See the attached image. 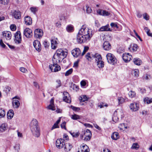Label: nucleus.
I'll list each match as a JSON object with an SVG mask.
<instances>
[{"label":"nucleus","mask_w":152,"mask_h":152,"mask_svg":"<svg viewBox=\"0 0 152 152\" xmlns=\"http://www.w3.org/2000/svg\"><path fill=\"white\" fill-rule=\"evenodd\" d=\"M91 29L83 25L77 36V41L79 43H83L89 41L93 34Z\"/></svg>","instance_id":"f257e3e1"},{"label":"nucleus","mask_w":152,"mask_h":152,"mask_svg":"<svg viewBox=\"0 0 152 152\" xmlns=\"http://www.w3.org/2000/svg\"><path fill=\"white\" fill-rule=\"evenodd\" d=\"M67 52L61 49L57 50L53 58V61L55 63H59L66 58L67 55Z\"/></svg>","instance_id":"f03ea898"},{"label":"nucleus","mask_w":152,"mask_h":152,"mask_svg":"<svg viewBox=\"0 0 152 152\" xmlns=\"http://www.w3.org/2000/svg\"><path fill=\"white\" fill-rule=\"evenodd\" d=\"M30 129L33 135L37 137H38L40 134L38 122L36 119H34L31 121L30 124Z\"/></svg>","instance_id":"7ed1b4c3"},{"label":"nucleus","mask_w":152,"mask_h":152,"mask_svg":"<svg viewBox=\"0 0 152 152\" xmlns=\"http://www.w3.org/2000/svg\"><path fill=\"white\" fill-rule=\"evenodd\" d=\"M108 62L110 64L114 65L116 62L117 59L115 56L110 53H108L106 55Z\"/></svg>","instance_id":"20e7f679"},{"label":"nucleus","mask_w":152,"mask_h":152,"mask_svg":"<svg viewBox=\"0 0 152 152\" xmlns=\"http://www.w3.org/2000/svg\"><path fill=\"white\" fill-rule=\"evenodd\" d=\"M84 135L82 136V138H84L83 140L86 141H89L91 138L92 134L91 131L88 129L85 130Z\"/></svg>","instance_id":"39448f33"},{"label":"nucleus","mask_w":152,"mask_h":152,"mask_svg":"<svg viewBox=\"0 0 152 152\" xmlns=\"http://www.w3.org/2000/svg\"><path fill=\"white\" fill-rule=\"evenodd\" d=\"M65 143L64 139L62 138L58 139L56 141V145L57 148H61L64 147Z\"/></svg>","instance_id":"423d86ee"},{"label":"nucleus","mask_w":152,"mask_h":152,"mask_svg":"<svg viewBox=\"0 0 152 152\" xmlns=\"http://www.w3.org/2000/svg\"><path fill=\"white\" fill-rule=\"evenodd\" d=\"M15 43L17 44L20 43L21 41V36L20 31H18L16 32L15 34Z\"/></svg>","instance_id":"0eeeda50"},{"label":"nucleus","mask_w":152,"mask_h":152,"mask_svg":"<svg viewBox=\"0 0 152 152\" xmlns=\"http://www.w3.org/2000/svg\"><path fill=\"white\" fill-rule=\"evenodd\" d=\"M132 56L129 53H125L123 54L122 58L125 62H128L131 60Z\"/></svg>","instance_id":"6e6552de"},{"label":"nucleus","mask_w":152,"mask_h":152,"mask_svg":"<svg viewBox=\"0 0 152 152\" xmlns=\"http://www.w3.org/2000/svg\"><path fill=\"white\" fill-rule=\"evenodd\" d=\"M43 32L42 30L40 29H37L35 30L34 35L35 37L40 38L43 36Z\"/></svg>","instance_id":"1a4fd4ad"},{"label":"nucleus","mask_w":152,"mask_h":152,"mask_svg":"<svg viewBox=\"0 0 152 152\" xmlns=\"http://www.w3.org/2000/svg\"><path fill=\"white\" fill-rule=\"evenodd\" d=\"M63 95L64 96L63 98V101L67 103H70L71 102V99L69 93L64 91L63 92Z\"/></svg>","instance_id":"9d476101"},{"label":"nucleus","mask_w":152,"mask_h":152,"mask_svg":"<svg viewBox=\"0 0 152 152\" xmlns=\"http://www.w3.org/2000/svg\"><path fill=\"white\" fill-rule=\"evenodd\" d=\"M23 34L27 38H31L33 34L32 30L28 28H26L24 30Z\"/></svg>","instance_id":"9b49d317"},{"label":"nucleus","mask_w":152,"mask_h":152,"mask_svg":"<svg viewBox=\"0 0 152 152\" xmlns=\"http://www.w3.org/2000/svg\"><path fill=\"white\" fill-rule=\"evenodd\" d=\"M53 62V66L55 67V68L52 69V66H49V68L52 72H58L61 69V68L57 64V63H55L54 62Z\"/></svg>","instance_id":"f8f14e48"},{"label":"nucleus","mask_w":152,"mask_h":152,"mask_svg":"<svg viewBox=\"0 0 152 152\" xmlns=\"http://www.w3.org/2000/svg\"><path fill=\"white\" fill-rule=\"evenodd\" d=\"M33 45L36 50L38 51H40L41 50V45L40 42L38 40H35L33 43Z\"/></svg>","instance_id":"ddd939ff"},{"label":"nucleus","mask_w":152,"mask_h":152,"mask_svg":"<svg viewBox=\"0 0 152 152\" xmlns=\"http://www.w3.org/2000/svg\"><path fill=\"white\" fill-rule=\"evenodd\" d=\"M130 107L133 111H137L139 109V104L135 102L132 103L130 105Z\"/></svg>","instance_id":"4468645a"},{"label":"nucleus","mask_w":152,"mask_h":152,"mask_svg":"<svg viewBox=\"0 0 152 152\" xmlns=\"http://www.w3.org/2000/svg\"><path fill=\"white\" fill-rule=\"evenodd\" d=\"M18 99L17 96H15L13 98V101L12 104L13 107L15 108H18L19 107L20 105V103L19 101L17 100L14 99Z\"/></svg>","instance_id":"2eb2a0df"},{"label":"nucleus","mask_w":152,"mask_h":152,"mask_svg":"<svg viewBox=\"0 0 152 152\" xmlns=\"http://www.w3.org/2000/svg\"><path fill=\"white\" fill-rule=\"evenodd\" d=\"M72 54L75 57H77L81 54V51L79 48H76L72 51Z\"/></svg>","instance_id":"dca6fc26"},{"label":"nucleus","mask_w":152,"mask_h":152,"mask_svg":"<svg viewBox=\"0 0 152 152\" xmlns=\"http://www.w3.org/2000/svg\"><path fill=\"white\" fill-rule=\"evenodd\" d=\"M58 41L57 38H53L51 39V45L53 49H56L58 44Z\"/></svg>","instance_id":"f3484780"},{"label":"nucleus","mask_w":152,"mask_h":152,"mask_svg":"<svg viewBox=\"0 0 152 152\" xmlns=\"http://www.w3.org/2000/svg\"><path fill=\"white\" fill-rule=\"evenodd\" d=\"M97 12L99 15L103 16H108L110 15V13L105 10L99 9Z\"/></svg>","instance_id":"a211bd4d"},{"label":"nucleus","mask_w":152,"mask_h":152,"mask_svg":"<svg viewBox=\"0 0 152 152\" xmlns=\"http://www.w3.org/2000/svg\"><path fill=\"white\" fill-rule=\"evenodd\" d=\"M64 150L66 152L69 151L72 147V145L70 143H66L64 144Z\"/></svg>","instance_id":"6ab92c4d"},{"label":"nucleus","mask_w":152,"mask_h":152,"mask_svg":"<svg viewBox=\"0 0 152 152\" xmlns=\"http://www.w3.org/2000/svg\"><path fill=\"white\" fill-rule=\"evenodd\" d=\"M103 47L106 50H109L111 48V45L108 41H105L103 44Z\"/></svg>","instance_id":"aec40b11"},{"label":"nucleus","mask_w":152,"mask_h":152,"mask_svg":"<svg viewBox=\"0 0 152 152\" xmlns=\"http://www.w3.org/2000/svg\"><path fill=\"white\" fill-rule=\"evenodd\" d=\"M25 23L27 25H30L32 23V20L30 17L26 16L24 18Z\"/></svg>","instance_id":"412c9836"},{"label":"nucleus","mask_w":152,"mask_h":152,"mask_svg":"<svg viewBox=\"0 0 152 152\" xmlns=\"http://www.w3.org/2000/svg\"><path fill=\"white\" fill-rule=\"evenodd\" d=\"M2 35L4 36L7 39H10L11 37V34L9 31H5L3 32Z\"/></svg>","instance_id":"4be33fe9"},{"label":"nucleus","mask_w":152,"mask_h":152,"mask_svg":"<svg viewBox=\"0 0 152 152\" xmlns=\"http://www.w3.org/2000/svg\"><path fill=\"white\" fill-rule=\"evenodd\" d=\"M109 26L108 24H107L105 26H102L100 28L98 31H110L111 30H110V29L109 28Z\"/></svg>","instance_id":"5701e85b"},{"label":"nucleus","mask_w":152,"mask_h":152,"mask_svg":"<svg viewBox=\"0 0 152 152\" xmlns=\"http://www.w3.org/2000/svg\"><path fill=\"white\" fill-rule=\"evenodd\" d=\"M12 15L15 18L19 19L21 16V13L19 11L15 10L13 12Z\"/></svg>","instance_id":"b1692460"},{"label":"nucleus","mask_w":152,"mask_h":152,"mask_svg":"<svg viewBox=\"0 0 152 152\" xmlns=\"http://www.w3.org/2000/svg\"><path fill=\"white\" fill-rule=\"evenodd\" d=\"M94 55H93L90 53H88L86 55L85 57L89 61H91L94 58Z\"/></svg>","instance_id":"393cba45"},{"label":"nucleus","mask_w":152,"mask_h":152,"mask_svg":"<svg viewBox=\"0 0 152 152\" xmlns=\"http://www.w3.org/2000/svg\"><path fill=\"white\" fill-rule=\"evenodd\" d=\"M94 58L95 59V62L97 63L102 60V57L101 55L96 53L94 55Z\"/></svg>","instance_id":"a878e982"},{"label":"nucleus","mask_w":152,"mask_h":152,"mask_svg":"<svg viewBox=\"0 0 152 152\" xmlns=\"http://www.w3.org/2000/svg\"><path fill=\"white\" fill-rule=\"evenodd\" d=\"M66 31L68 32H72L74 31V27L71 24L69 25L66 27Z\"/></svg>","instance_id":"bb28decb"},{"label":"nucleus","mask_w":152,"mask_h":152,"mask_svg":"<svg viewBox=\"0 0 152 152\" xmlns=\"http://www.w3.org/2000/svg\"><path fill=\"white\" fill-rule=\"evenodd\" d=\"M111 137L113 140H116L119 137L118 133L115 132H113L112 134Z\"/></svg>","instance_id":"cd10ccee"},{"label":"nucleus","mask_w":152,"mask_h":152,"mask_svg":"<svg viewBox=\"0 0 152 152\" xmlns=\"http://www.w3.org/2000/svg\"><path fill=\"white\" fill-rule=\"evenodd\" d=\"M14 115L13 111L12 110H9L7 114V118L9 119H11L13 117Z\"/></svg>","instance_id":"c85d7f7f"},{"label":"nucleus","mask_w":152,"mask_h":152,"mask_svg":"<svg viewBox=\"0 0 152 152\" xmlns=\"http://www.w3.org/2000/svg\"><path fill=\"white\" fill-rule=\"evenodd\" d=\"M80 151L89 152V149L88 147L85 144L82 146V148Z\"/></svg>","instance_id":"c756f323"},{"label":"nucleus","mask_w":152,"mask_h":152,"mask_svg":"<svg viewBox=\"0 0 152 152\" xmlns=\"http://www.w3.org/2000/svg\"><path fill=\"white\" fill-rule=\"evenodd\" d=\"M133 61L135 64L137 65H140L141 62V61L138 58H134L133 59Z\"/></svg>","instance_id":"7c9ffc66"},{"label":"nucleus","mask_w":152,"mask_h":152,"mask_svg":"<svg viewBox=\"0 0 152 152\" xmlns=\"http://www.w3.org/2000/svg\"><path fill=\"white\" fill-rule=\"evenodd\" d=\"M117 110H116L114 113L113 116L112 117V120L113 121L115 122L116 123L118 121V118L116 116V115H117Z\"/></svg>","instance_id":"2f4dec72"},{"label":"nucleus","mask_w":152,"mask_h":152,"mask_svg":"<svg viewBox=\"0 0 152 152\" xmlns=\"http://www.w3.org/2000/svg\"><path fill=\"white\" fill-rule=\"evenodd\" d=\"M127 99H124L122 97H118V103L119 104H122L123 103L125 100L127 101Z\"/></svg>","instance_id":"473e14b6"},{"label":"nucleus","mask_w":152,"mask_h":152,"mask_svg":"<svg viewBox=\"0 0 152 152\" xmlns=\"http://www.w3.org/2000/svg\"><path fill=\"white\" fill-rule=\"evenodd\" d=\"M145 103L147 104H149L152 103V98H149L148 97H146L143 99Z\"/></svg>","instance_id":"72a5a7b5"},{"label":"nucleus","mask_w":152,"mask_h":152,"mask_svg":"<svg viewBox=\"0 0 152 152\" xmlns=\"http://www.w3.org/2000/svg\"><path fill=\"white\" fill-rule=\"evenodd\" d=\"M7 125L5 124H2L0 126V132H2L6 129Z\"/></svg>","instance_id":"f704fd0d"},{"label":"nucleus","mask_w":152,"mask_h":152,"mask_svg":"<svg viewBox=\"0 0 152 152\" xmlns=\"http://www.w3.org/2000/svg\"><path fill=\"white\" fill-rule=\"evenodd\" d=\"M97 65L99 68H102L104 66V62L102 60L96 63Z\"/></svg>","instance_id":"c9c22d12"},{"label":"nucleus","mask_w":152,"mask_h":152,"mask_svg":"<svg viewBox=\"0 0 152 152\" xmlns=\"http://www.w3.org/2000/svg\"><path fill=\"white\" fill-rule=\"evenodd\" d=\"M128 95L130 98H132L135 97L136 94L135 92L131 91L129 92Z\"/></svg>","instance_id":"e433bc0d"},{"label":"nucleus","mask_w":152,"mask_h":152,"mask_svg":"<svg viewBox=\"0 0 152 152\" xmlns=\"http://www.w3.org/2000/svg\"><path fill=\"white\" fill-rule=\"evenodd\" d=\"M5 115V110L2 108H0V118L4 117Z\"/></svg>","instance_id":"4c0bfd02"},{"label":"nucleus","mask_w":152,"mask_h":152,"mask_svg":"<svg viewBox=\"0 0 152 152\" xmlns=\"http://www.w3.org/2000/svg\"><path fill=\"white\" fill-rule=\"evenodd\" d=\"M70 87L76 91H77L79 89L78 86L72 83Z\"/></svg>","instance_id":"58836bf2"},{"label":"nucleus","mask_w":152,"mask_h":152,"mask_svg":"<svg viewBox=\"0 0 152 152\" xmlns=\"http://www.w3.org/2000/svg\"><path fill=\"white\" fill-rule=\"evenodd\" d=\"M71 118L72 119L75 120H77L80 118V116L76 114H74L73 115H72Z\"/></svg>","instance_id":"ea45409f"},{"label":"nucleus","mask_w":152,"mask_h":152,"mask_svg":"<svg viewBox=\"0 0 152 152\" xmlns=\"http://www.w3.org/2000/svg\"><path fill=\"white\" fill-rule=\"evenodd\" d=\"M73 69L71 68L69 70H67L65 73V75L66 76H68L71 74L73 72Z\"/></svg>","instance_id":"a19ab883"},{"label":"nucleus","mask_w":152,"mask_h":152,"mask_svg":"<svg viewBox=\"0 0 152 152\" xmlns=\"http://www.w3.org/2000/svg\"><path fill=\"white\" fill-rule=\"evenodd\" d=\"M47 108L49 109L52 110H56L54 104H50L47 107Z\"/></svg>","instance_id":"79ce46f5"},{"label":"nucleus","mask_w":152,"mask_h":152,"mask_svg":"<svg viewBox=\"0 0 152 152\" xmlns=\"http://www.w3.org/2000/svg\"><path fill=\"white\" fill-rule=\"evenodd\" d=\"M139 148V145L137 143H134L133 144L131 147L132 149L137 150Z\"/></svg>","instance_id":"37998d69"},{"label":"nucleus","mask_w":152,"mask_h":152,"mask_svg":"<svg viewBox=\"0 0 152 152\" xmlns=\"http://www.w3.org/2000/svg\"><path fill=\"white\" fill-rule=\"evenodd\" d=\"M138 46L136 44H133L132 47V49L133 51H136L137 49Z\"/></svg>","instance_id":"c03bdc74"},{"label":"nucleus","mask_w":152,"mask_h":152,"mask_svg":"<svg viewBox=\"0 0 152 152\" xmlns=\"http://www.w3.org/2000/svg\"><path fill=\"white\" fill-rule=\"evenodd\" d=\"M133 74L134 76L137 77L139 76V71L138 69H135L133 71Z\"/></svg>","instance_id":"a18cd8bd"},{"label":"nucleus","mask_w":152,"mask_h":152,"mask_svg":"<svg viewBox=\"0 0 152 152\" xmlns=\"http://www.w3.org/2000/svg\"><path fill=\"white\" fill-rule=\"evenodd\" d=\"M10 89L11 88L10 87L7 86L4 88L3 91L7 94L10 92Z\"/></svg>","instance_id":"49530a36"},{"label":"nucleus","mask_w":152,"mask_h":152,"mask_svg":"<svg viewBox=\"0 0 152 152\" xmlns=\"http://www.w3.org/2000/svg\"><path fill=\"white\" fill-rule=\"evenodd\" d=\"M89 48L88 46H85L84 47L83 51L81 54V56H83L84 55L85 53L88 50Z\"/></svg>","instance_id":"de8ad7c7"},{"label":"nucleus","mask_w":152,"mask_h":152,"mask_svg":"<svg viewBox=\"0 0 152 152\" xmlns=\"http://www.w3.org/2000/svg\"><path fill=\"white\" fill-rule=\"evenodd\" d=\"M30 9L31 12L34 14L37 11V9L36 7H31Z\"/></svg>","instance_id":"09e8293b"},{"label":"nucleus","mask_w":152,"mask_h":152,"mask_svg":"<svg viewBox=\"0 0 152 152\" xmlns=\"http://www.w3.org/2000/svg\"><path fill=\"white\" fill-rule=\"evenodd\" d=\"M43 45H44L45 48H47L49 47V44L47 41L45 40L43 42Z\"/></svg>","instance_id":"8fccbe9b"},{"label":"nucleus","mask_w":152,"mask_h":152,"mask_svg":"<svg viewBox=\"0 0 152 152\" xmlns=\"http://www.w3.org/2000/svg\"><path fill=\"white\" fill-rule=\"evenodd\" d=\"M20 145L19 144H17L14 146V148L15 150L17 151L18 152L19 150H20Z\"/></svg>","instance_id":"3c124183"},{"label":"nucleus","mask_w":152,"mask_h":152,"mask_svg":"<svg viewBox=\"0 0 152 152\" xmlns=\"http://www.w3.org/2000/svg\"><path fill=\"white\" fill-rule=\"evenodd\" d=\"M70 133L73 137H77L79 135V133H75L74 132L72 133L71 132H70Z\"/></svg>","instance_id":"603ef678"},{"label":"nucleus","mask_w":152,"mask_h":152,"mask_svg":"<svg viewBox=\"0 0 152 152\" xmlns=\"http://www.w3.org/2000/svg\"><path fill=\"white\" fill-rule=\"evenodd\" d=\"M71 108L75 111H78L80 110V109L79 107H76L72 105L71 106Z\"/></svg>","instance_id":"864d4df0"},{"label":"nucleus","mask_w":152,"mask_h":152,"mask_svg":"<svg viewBox=\"0 0 152 152\" xmlns=\"http://www.w3.org/2000/svg\"><path fill=\"white\" fill-rule=\"evenodd\" d=\"M10 28L12 31H14L16 30V27L15 25H11L10 26Z\"/></svg>","instance_id":"5fc2aeb1"},{"label":"nucleus","mask_w":152,"mask_h":152,"mask_svg":"<svg viewBox=\"0 0 152 152\" xmlns=\"http://www.w3.org/2000/svg\"><path fill=\"white\" fill-rule=\"evenodd\" d=\"M66 122L65 121L63 122L61 124V127L62 129H66Z\"/></svg>","instance_id":"6e6d98bb"},{"label":"nucleus","mask_w":152,"mask_h":152,"mask_svg":"<svg viewBox=\"0 0 152 152\" xmlns=\"http://www.w3.org/2000/svg\"><path fill=\"white\" fill-rule=\"evenodd\" d=\"M143 18L146 20H148L149 19V16L146 13L143 14Z\"/></svg>","instance_id":"4d7b16f0"},{"label":"nucleus","mask_w":152,"mask_h":152,"mask_svg":"<svg viewBox=\"0 0 152 152\" xmlns=\"http://www.w3.org/2000/svg\"><path fill=\"white\" fill-rule=\"evenodd\" d=\"M88 100V98L86 95H83V97L82 98L81 100V102H84Z\"/></svg>","instance_id":"13d9d810"},{"label":"nucleus","mask_w":152,"mask_h":152,"mask_svg":"<svg viewBox=\"0 0 152 152\" xmlns=\"http://www.w3.org/2000/svg\"><path fill=\"white\" fill-rule=\"evenodd\" d=\"M0 45L3 48H5L6 47V45L3 42L2 39L0 40Z\"/></svg>","instance_id":"bf43d9fd"},{"label":"nucleus","mask_w":152,"mask_h":152,"mask_svg":"<svg viewBox=\"0 0 152 152\" xmlns=\"http://www.w3.org/2000/svg\"><path fill=\"white\" fill-rule=\"evenodd\" d=\"M86 12L88 13H89L91 12V9L90 7L88 6H86Z\"/></svg>","instance_id":"052dcab7"},{"label":"nucleus","mask_w":152,"mask_h":152,"mask_svg":"<svg viewBox=\"0 0 152 152\" xmlns=\"http://www.w3.org/2000/svg\"><path fill=\"white\" fill-rule=\"evenodd\" d=\"M115 28H116L117 29V30L118 31H121L122 29V26L120 25H118L117 24V26L115 27Z\"/></svg>","instance_id":"680f3d73"},{"label":"nucleus","mask_w":152,"mask_h":152,"mask_svg":"<svg viewBox=\"0 0 152 152\" xmlns=\"http://www.w3.org/2000/svg\"><path fill=\"white\" fill-rule=\"evenodd\" d=\"M79 61V60H78L77 61H75L73 67H77L78 65V63Z\"/></svg>","instance_id":"e2e57ef3"},{"label":"nucleus","mask_w":152,"mask_h":152,"mask_svg":"<svg viewBox=\"0 0 152 152\" xmlns=\"http://www.w3.org/2000/svg\"><path fill=\"white\" fill-rule=\"evenodd\" d=\"M58 128H59V126H58V125H57V124L55 123L53 126L52 127L51 130H53L54 129Z\"/></svg>","instance_id":"0e129e2a"},{"label":"nucleus","mask_w":152,"mask_h":152,"mask_svg":"<svg viewBox=\"0 0 152 152\" xmlns=\"http://www.w3.org/2000/svg\"><path fill=\"white\" fill-rule=\"evenodd\" d=\"M56 82L58 84L57 86H56V88H57L61 86V81L59 80H57Z\"/></svg>","instance_id":"69168bd1"},{"label":"nucleus","mask_w":152,"mask_h":152,"mask_svg":"<svg viewBox=\"0 0 152 152\" xmlns=\"http://www.w3.org/2000/svg\"><path fill=\"white\" fill-rule=\"evenodd\" d=\"M86 82L85 80H82L80 82V85L81 86H85L86 85Z\"/></svg>","instance_id":"338daca9"},{"label":"nucleus","mask_w":152,"mask_h":152,"mask_svg":"<svg viewBox=\"0 0 152 152\" xmlns=\"http://www.w3.org/2000/svg\"><path fill=\"white\" fill-rule=\"evenodd\" d=\"M34 86L36 88H37L38 89L39 88V86L38 83L36 82H33Z\"/></svg>","instance_id":"774afa93"}]
</instances>
